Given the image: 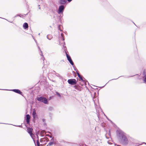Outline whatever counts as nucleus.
<instances>
[{"label": "nucleus", "instance_id": "nucleus-33", "mask_svg": "<svg viewBox=\"0 0 146 146\" xmlns=\"http://www.w3.org/2000/svg\"><path fill=\"white\" fill-rule=\"evenodd\" d=\"M67 1L68 2H70L72 0H67Z\"/></svg>", "mask_w": 146, "mask_h": 146}, {"label": "nucleus", "instance_id": "nucleus-5", "mask_svg": "<svg viewBox=\"0 0 146 146\" xmlns=\"http://www.w3.org/2000/svg\"><path fill=\"white\" fill-rule=\"evenodd\" d=\"M65 51L68 60L70 64L73 66V67H74V63L70 56L67 54L66 50H65Z\"/></svg>", "mask_w": 146, "mask_h": 146}, {"label": "nucleus", "instance_id": "nucleus-11", "mask_svg": "<svg viewBox=\"0 0 146 146\" xmlns=\"http://www.w3.org/2000/svg\"><path fill=\"white\" fill-rule=\"evenodd\" d=\"M23 28L25 29H26L28 28V25L27 23H25L23 25Z\"/></svg>", "mask_w": 146, "mask_h": 146}, {"label": "nucleus", "instance_id": "nucleus-10", "mask_svg": "<svg viewBox=\"0 0 146 146\" xmlns=\"http://www.w3.org/2000/svg\"><path fill=\"white\" fill-rule=\"evenodd\" d=\"M26 121L27 123V124H29L30 122V117L29 114H27L26 115Z\"/></svg>", "mask_w": 146, "mask_h": 146}, {"label": "nucleus", "instance_id": "nucleus-29", "mask_svg": "<svg viewBox=\"0 0 146 146\" xmlns=\"http://www.w3.org/2000/svg\"><path fill=\"white\" fill-rule=\"evenodd\" d=\"M42 121L43 122H44L45 121V119H42Z\"/></svg>", "mask_w": 146, "mask_h": 146}, {"label": "nucleus", "instance_id": "nucleus-54", "mask_svg": "<svg viewBox=\"0 0 146 146\" xmlns=\"http://www.w3.org/2000/svg\"><path fill=\"white\" fill-rule=\"evenodd\" d=\"M40 35V33H39L38 34V35Z\"/></svg>", "mask_w": 146, "mask_h": 146}, {"label": "nucleus", "instance_id": "nucleus-45", "mask_svg": "<svg viewBox=\"0 0 146 146\" xmlns=\"http://www.w3.org/2000/svg\"><path fill=\"white\" fill-rule=\"evenodd\" d=\"M84 145H85V146H88V145H86V144H84Z\"/></svg>", "mask_w": 146, "mask_h": 146}, {"label": "nucleus", "instance_id": "nucleus-34", "mask_svg": "<svg viewBox=\"0 0 146 146\" xmlns=\"http://www.w3.org/2000/svg\"><path fill=\"white\" fill-rule=\"evenodd\" d=\"M76 71V72L77 74V73H79V72H78V70H77Z\"/></svg>", "mask_w": 146, "mask_h": 146}, {"label": "nucleus", "instance_id": "nucleus-44", "mask_svg": "<svg viewBox=\"0 0 146 146\" xmlns=\"http://www.w3.org/2000/svg\"><path fill=\"white\" fill-rule=\"evenodd\" d=\"M28 13H27L26 14H24V15H28Z\"/></svg>", "mask_w": 146, "mask_h": 146}, {"label": "nucleus", "instance_id": "nucleus-6", "mask_svg": "<svg viewBox=\"0 0 146 146\" xmlns=\"http://www.w3.org/2000/svg\"><path fill=\"white\" fill-rule=\"evenodd\" d=\"M68 83L72 85H74L77 84V81L75 79H68Z\"/></svg>", "mask_w": 146, "mask_h": 146}, {"label": "nucleus", "instance_id": "nucleus-47", "mask_svg": "<svg viewBox=\"0 0 146 146\" xmlns=\"http://www.w3.org/2000/svg\"><path fill=\"white\" fill-rule=\"evenodd\" d=\"M35 42H36V43L37 44V42H36V40H35Z\"/></svg>", "mask_w": 146, "mask_h": 146}, {"label": "nucleus", "instance_id": "nucleus-3", "mask_svg": "<svg viewBox=\"0 0 146 146\" xmlns=\"http://www.w3.org/2000/svg\"><path fill=\"white\" fill-rule=\"evenodd\" d=\"M37 100L38 101L42 102L45 104H47L48 103L47 99L46 98L42 96H40L39 97H37Z\"/></svg>", "mask_w": 146, "mask_h": 146}, {"label": "nucleus", "instance_id": "nucleus-39", "mask_svg": "<svg viewBox=\"0 0 146 146\" xmlns=\"http://www.w3.org/2000/svg\"><path fill=\"white\" fill-rule=\"evenodd\" d=\"M115 146H121L120 145H117V144H115Z\"/></svg>", "mask_w": 146, "mask_h": 146}, {"label": "nucleus", "instance_id": "nucleus-56", "mask_svg": "<svg viewBox=\"0 0 146 146\" xmlns=\"http://www.w3.org/2000/svg\"><path fill=\"white\" fill-rule=\"evenodd\" d=\"M10 23H12V22H10Z\"/></svg>", "mask_w": 146, "mask_h": 146}, {"label": "nucleus", "instance_id": "nucleus-2", "mask_svg": "<svg viewBox=\"0 0 146 146\" xmlns=\"http://www.w3.org/2000/svg\"><path fill=\"white\" fill-rule=\"evenodd\" d=\"M33 130V129L32 128H30V127H28L27 128V132L30 134V136H31L32 138L33 139L34 143H35V145L36 146V144L35 143V141L34 139V137H35V136L34 135L33 133H32Z\"/></svg>", "mask_w": 146, "mask_h": 146}, {"label": "nucleus", "instance_id": "nucleus-13", "mask_svg": "<svg viewBox=\"0 0 146 146\" xmlns=\"http://www.w3.org/2000/svg\"><path fill=\"white\" fill-rule=\"evenodd\" d=\"M32 115L33 118L35 119L37 115L35 111H33Z\"/></svg>", "mask_w": 146, "mask_h": 146}, {"label": "nucleus", "instance_id": "nucleus-49", "mask_svg": "<svg viewBox=\"0 0 146 146\" xmlns=\"http://www.w3.org/2000/svg\"><path fill=\"white\" fill-rule=\"evenodd\" d=\"M131 76V77L133 76ZM130 77V76H129V77Z\"/></svg>", "mask_w": 146, "mask_h": 146}, {"label": "nucleus", "instance_id": "nucleus-37", "mask_svg": "<svg viewBox=\"0 0 146 146\" xmlns=\"http://www.w3.org/2000/svg\"><path fill=\"white\" fill-rule=\"evenodd\" d=\"M108 135L110 136V130L109 131V133H108Z\"/></svg>", "mask_w": 146, "mask_h": 146}, {"label": "nucleus", "instance_id": "nucleus-42", "mask_svg": "<svg viewBox=\"0 0 146 146\" xmlns=\"http://www.w3.org/2000/svg\"><path fill=\"white\" fill-rule=\"evenodd\" d=\"M62 14H61V15H60V17H62Z\"/></svg>", "mask_w": 146, "mask_h": 146}, {"label": "nucleus", "instance_id": "nucleus-22", "mask_svg": "<svg viewBox=\"0 0 146 146\" xmlns=\"http://www.w3.org/2000/svg\"><path fill=\"white\" fill-rule=\"evenodd\" d=\"M39 133H40L39 131H38V132L36 133V136H38V134H39Z\"/></svg>", "mask_w": 146, "mask_h": 146}, {"label": "nucleus", "instance_id": "nucleus-35", "mask_svg": "<svg viewBox=\"0 0 146 146\" xmlns=\"http://www.w3.org/2000/svg\"><path fill=\"white\" fill-rule=\"evenodd\" d=\"M63 34L62 33H61V36L62 37H63Z\"/></svg>", "mask_w": 146, "mask_h": 146}, {"label": "nucleus", "instance_id": "nucleus-43", "mask_svg": "<svg viewBox=\"0 0 146 146\" xmlns=\"http://www.w3.org/2000/svg\"><path fill=\"white\" fill-rule=\"evenodd\" d=\"M37 139H38V136H37Z\"/></svg>", "mask_w": 146, "mask_h": 146}, {"label": "nucleus", "instance_id": "nucleus-59", "mask_svg": "<svg viewBox=\"0 0 146 146\" xmlns=\"http://www.w3.org/2000/svg\"><path fill=\"white\" fill-rule=\"evenodd\" d=\"M54 72L56 73V72H55V71H54Z\"/></svg>", "mask_w": 146, "mask_h": 146}, {"label": "nucleus", "instance_id": "nucleus-27", "mask_svg": "<svg viewBox=\"0 0 146 146\" xmlns=\"http://www.w3.org/2000/svg\"><path fill=\"white\" fill-rule=\"evenodd\" d=\"M79 78L81 76L80 75L79 73H77V74Z\"/></svg>", "mask_w": 146, "mask_h": 146}, {"label": "nucleus", "instance_id": "nucleus-53", "mask_svg": "<svg viewBox=\"0 0 146 146\" xmlns=\"http://www.w3.org/2000/svg\"><path fill=\"white\" fill-rule=\"evenodd\" d=\"M49 137H50V138H51V137H51V136H49Z\"/></svg>", "mask_w": 146, "mask_h": 146}, {"label": "nucleus", "instance_id": "nucleus-7", "mask_svg": "<svg viewBox=\"0 0 146 146\" xmlns=\"http://www.w3.org/2000/svg\"><path fill=\"white\" fill-rule=\"evenodd\" d=\"M10 90L13 91L16 93L19 94L22 96H23V93L20 90L18 89H14L11 90Z\"/></svg>", "mask_w": 146, "mask_h": 146}, {"label": "nucleus", "instance_id": "nucleus-15", "mask_svg": "<svg viewBox=\"0 0 146 146\" xmlns=\"http://www.w3.org/2000/svg\"><path fill=\"white\" fill-rule=\"evenodd\" d=\"M38 48L40 50V52H41V54H40V55L41 56H42V59L43 60V61H44V57H43V54L42 53V51L40 50V47L38 46Z\"/></svg>", "mask_w": 146, "mask_h": 146}, {"label": "nucleus", "instance_id": "nucleus-38", "mask_svg": "<svg viewBox=\"0 0 146 146\" xmlns=\"http://www.w3.org/2000/svg\"><path fill=\"white\" fill-rule=\"evenodd\" d=\"M62 40H63V41L64 40H65V39H64V37H62Z\"/></svg>", "mask_w": 146, "mask_h": 146}, {"label": "nucleus", "instance_id": "nucleus-36", "mask_svg": "<svg viewBox=\"0 0 146 146\" xmlns=\"http://www.w3.org/2000/svg\"><path fill=\"white\" fill-rule=\"evenodd\" d=\"M56 75L57 76H60V74H58V73H56Z\"/></svg>", "mask_w": 146, "mask_h": 146}, {"label": "nucleus", "instance_id": "nucleus-51", "mask_svg": "<svg viewBox=\"0 0 146 146\" xmlns=\"http://www.w3.org/2000/svg\"><path fill=\"white\" fill-rule=\"evenodd\" d=\"M133 23L134 24V25L136 26V25L134 23Z\"/></svg>", "mask_w": 146, "mask_h": 146}, {"label": "nucleus", "instance_id": "nucleus-1", "mask_svg": "<svg viewBox=\"0 0 146 146\" xmlns=\"http://www.w3.org/2000/svg\"><path fill=\"white\" fill-rule=\"evenodd\" d=\"M117 137L120 143L123 145H126L129 142L126 134L120 129L117 130L116 131Z\"/></svg>", "mask_w": 146, "mask_h": 146}, {"label": "nucleus", "instance_id": "nucleus-14", "mask_svg": "<svg viewBox=\"0 0 146 146\" xmlns=\"http://www.w3.org/2000/svg\"><path fill=\"white\" fill-rule=\"evenodd\" d=\"M46 37L49 40H50L53 38V36L51 35H48L46 36Z\"/></svg>", "mask_w": 146, "mask_h": 146}, {"label": "nucleus", "instance_id": "nucleus-58", "mask_svg": "<svg viewBox=\"0 0 146 146\" xmlns=\"http://www.w3.org/2000/svg\"><path fill=\"white\" fill-rule=\"evenodd\" d=\"M37 146H40V145H37Z\"/></svg>", "mask_w": 146, "mask_h": 146}, {"label": "nucleus", "instance_id": "nucleus-8", "mask_svg": "<svg viewBox=\"0 0 146 146\" xmlns=\"http://www.w3.org/2000/svg\"><path fill=\"white\" fill-rule=\"evenodd\" d=\"M143 80L145 83H146V70L143 71Z\"/></svg>", "mask_w": 146, "mask_h": 146}, {"label": "nucleus", "instance_id": "nucleus-50", "mask_svg": "<svg viewBox=\"0 0 146 146\" xmlns=\"http://www.w3.org/2000/svg\"><path fill=\"white\" fill-rule=\"evenodd\" d=\"M1 123H0V124H1ZM3 124H5L4 123H3ZM5 124H6V123H5Z\"/></svg>", "mask_w": 146, "mask_h": 146}, {"label": "nucleus", "instance_id": "nucleus-28", "mask_svg": "<svg viewBox=\"0 0 146 146\" xmlns=\"http://www.w3.org/2000/svg\"><path fill=\"white\" fill-rule=\"evenodd\" d=\"M79 78L81 76L80 75L79 73H77V74Z\"/></svg>", "mask_w": 146, "mask_h": 146}, {"label": "nucleus", "instance_id": "nucleus-32", "mask_svg": "<svg viewBox=\"0 0 146 146\" xmlns=\"http://www.w3.org/2000/svg\"><path fill=\"white\" fill-rule=\"evenodd\" d=\"M18 15H18V14H17V15H16L15 17H14V18H15L16 17H17V16H19Z\"/></svg>", "mask_w": 146, "mask_h": 146}, {"label": "nucleus", "instance_id": "nucleus-46", "mask_svg": "<svg viewBox=\"0 0 146 146\" xmlns=\"http://www.w3.org/2000/svg\"><path fill=\"white\" fill-rule=\"evenodd\" d=\"M106 138H107V139H108V138L107 137V136H106Z\"/></svg>", "mask_w": 146, "mask_h": 146}, {"label": "nucleus", "instance_id": "nucleus-21", "mask_svg": "<svg viewBox=\"0 0 146 146\" xmlns=\"http://www.w3.org/2000/svg\"><path fill=\"white\" fill-rule=\"evenodd\" d=\"M44 132L43 131H40V135L42 137H43L44 136V135H42V133Z\"/></svg>", "mask_w": 146, "mask_h": 146}, {"label": "nucleus", "instance_id": "nucleus-18", "mask_svg": "<svg viewBox=\"0 0 146 146\" xmlns=\"http://www.w3.org/2000/svg\"><path fill=\"white\" fill-rule=\"evenodd\" d=\"M54 143L53 142H50L48 143V145H47V146L48 145L51 146V145H52Z\"/></svg>", "mask_w": 146, "mask_h": 146}, {"label": "nucleus", "instance_id": "nucleus-12", "mask_svg": "<svg viewBox=\"0 0 146 146\" xmlns=\"http://www.w3.org/2000/svg\"><path fill=\"white\" fill-rule=\"evenodd\" d=\"M79 78L82 82H85V85H86V82H87L88 83V84H89L88 81L86 80H84L83 78L81 76Z\"/></svg>", "mask_w": 146, "mask_h": 146}, {"label": "nucleus", "instance_id": "nucleus-16", "mask_svg": "<svg viewBox=\"0 0 146 146\" xmlns=\"http://www.w3.org/2000/svg\"><path fill=\"white\" fill-rule=\"evenodd\" d=\"M74 88L78 90H80V89L81 88L79 86H78L77 85L74 86Z\"/></svg>", "mask_w": 146, "mask_h": 146}, {"label": "nucleus", "instance_id": "nucleus-19", "mask_svg": "<svg viewBox=\"0 0 146 146\" xmlns=\"http://www.w3.org/2000/svg\"><path fill=\"white\" fill-rule=\"evenodd\" d=\"M56 94L59 97H61V96L60 93L57 92H56Z\"/></svg>", "mask_w": 146, "mask_h": 146}, {"label": "nucleus", "instance_id": "nucleus-4", "mask_svg": "<svg viewBox=\"0 0 146 146\" xmlns=\"http://www.w3.org/2000/svg\"><path fill=\"white\" fill-rule=\"evenodd\" d=\"M65 8V6L63 5H61L59 7L57 11L58 13V14H62V17L63 16V12Z\"/></svg>", "mask_w": 146, "mask_h": 146}, {"label": "nucleus", "instance_id": "nucleus-20", "mask_svg": "<svg viewBox=\"0 0 146 146\" xmlns=\"http://www.w3.org/2000/svg\"><path fill=\"white\" fill-rule=\"evenodd\" d=\"M37 145H40V143L39 141V139H37L36 142Z\"/></svg>", "mask_w": 146, "mask_h": 146}, {"label": "nucleus", "instance_id": "nucleus-31", "mask_svg": "<svg viewBox=\"0 0 146 146\" xmlns=\"http://www.w3.org/2000/svg\"><path fill=\"white\" fill-rule=\"evenodd\" d=\"M120 76V77H119L118 78H119V77H121V76ZM117 79V78H116V79H112V80H110L109 81H111V80H116V79Z\"/></svg>", "mask_w": 146, "mask_h": 146}, {"label": "nucleus", "instance_id": "nucleus-30", "mask_svg": "<svg viewBox=\"0 0 146 146\" xmlns=\"http://www.w3.org/2000/svg\"><path fill=\"white\" fill-rule=\"evenodd\" d=\"M18 15H18L19 16H19V17H21L22 16H23V15H22L21 14H18Z\"/></svg>", "mask_w": 146, "mask_h": 146}, {"label": "nucleus", "instance_id": "nucleus-48", "mask_svg": "<svg viewBox=\"0 0 146 146\" xmlns=\"http://www.w3.org/2000/svg\"><path fill=\"white\" fill-rule=\"evenodd\" d=\"M40 142H41V139H40Z\"/></svg>", "mask_w": 146, "mask_h": 146}, {"label": "nucleus", "instance_id": "nucleus-60", "mask_svg": "<svg viewBox=\"0 0 146 146\" xmlns=\"http://www.w3.org/2000/svg\"><path fill=\"white\" fill-rule=\"evenodd\" d=\"M107 119H108V120H109V119H108V118H107Z\"/></svg>", "mask_w": 146, "mask_h": 146}, {"label": "nucleus", "instance_id": "nucleus-24", "mask_svg": "<svg viewBox=\"0 0 146 146\" xmlns=\"http://www.w3.org/2000/svg\"><path fill=\"white\" fill-rule=\"evenodd\" d=\"M15 126L18 127H22V125H14Z\"/></svg>", "mask_w": 146, "mask_h": 146}, {"label": "nucleus", "instance_id": "nucleus-55", "mask_svg": "<svg viewBox=\"0 0 146 146\" xmlns=\"http://www.w3.org/2000/svg\"><path fill=\"white\" fill-rule=\"evenodd\" d=\"M104 86H103V87H102V88H103Z\"/></svg>", "mask_w": 146, "mask_h": 146}, {"label": "nucleus", "instance_id": "nucleus-52", "mask_svg": "<svg viewBox=\"0 0 146 146\" xmlns=\"http://www.w3.org/2000/svg\"><path fill=\"white\" fill-rule=\"evenodd\" d=\"M145 143V144L146 145V143Z\"/></svg>", "mask_w": 146, "mask_h": 146}, {"label": "nucleus", "instance_id": "nucleus-23", "mask_svg": "<svg viewBox=\"0 0 146 146\" xmlns=\"http://www.w3.org/2000/svg\"><path fill=\"white\" fill-rule=\"evenodd\" d=\"M52 109L53 108L51 107H49L48 108V109L50 111L52 110Z\"/></svg>", "mask_w": 146, "mask_h": 146}, {"label": "nucleus", "instance_id": "nucleus-9", "mask_svg": "<svg viewBox=\"0 0 146 146\" xmlns=\"http://www.w3.org/2000/svg\"><path fill=\"white\" fill-rule=\"evenodd\" d=\"M67 2V0H60L59 1V3L61 5L65 4Z\"/></svg>", "mask_w": 146, "mask_h": 146}, {"label": "nucleus", "instance_id": "nucleus-41", "mask_svg": "<svg viewBox=\"0 0 146 146\" xmlns=\"http://www.w3.org/2000/svg\"><path fill=\"white\" fill-rule=\"evenodd\" d=\"M38 6L39 7H38L39 9H40V5H38Z\"/></svg>", "mask_w": 146, "mask_h": 146}, {"label": "nucleus", "instance_id": "nucleus-40", "mask_svg": "<svg viewBox=\"0 0 146 146\" xmlns=\"http://www.w3.org/2000/svg\"><path fill=\"white\" fill-rule=\"evenodd\" d=\"M54 140V138L53 137L51 139V141H53Z\"/></svg>", "mask_w": 146, "mask_h": 146}, {"label": "nucleus", "instance_id": "nucleus-25", "mask_svg": "<svg viewBox=\"0 0 146 146\" xmlns=\"http://www.w3.org/2000/svg\"><path fill=\"white\" fill-rule=\"evenodd\" d=\"M60 25H59L58 26V29L60 30V31H62V30L60 29Z\"/></svg>", "mask_w": 146, "mask_h": 146}, {"label": "nucleus", "instance_id": "nucleus-17", "mask_svg": "<svg viewBox=\"0 0 146 146\" xmlns=\"http://www.w3.org/2000/svg\"><path fill=\"white\" fill-rule=\"evenodd\" d=\"M67 143L68 145L70 146H74V145H76L75 144L71 143L69 142H67Z\"/></svg>", "mask_w": 146, "mask_h": 146}, {"label": "nucleus", "instance_id": "nucleus-57", "mask_svg": "<svg viewBox=\"0 0 146 146\" xmlns=\"http://www.w3.org/2000/svg\"><path fill=\"white\" fill-rule=\"evenodd\" d=\"M0 18H2V19H3V18H1V17H0Z\"/></svg>", "mask_w": 146, "mask_h": 146}, {"label": "nucleus", "instance_id": "nucleus-26", "mask_svg": "<svg viewBox=\"0 0 146 146\" xmlns=\"http://www.w3.org/2000/svg\"><path fill=\"white\" fill-rule=\"evenodd\" d=\"M74 68V70L75 71H76L78 70L76 67L74 66V67H73Z\"/></svg>", "mask_w": 146, "mask_h": 146}]
</instances>
